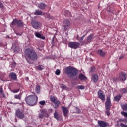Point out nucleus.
<instances>
[{
    "instance_id": "1",
    "label": "nucleus",
    "mask_w": 127,
    "mask_h": 127,
    "mask_svg": "<svg viewBox=\"0 0 127 127\" xmlns=\"http://www.w3.org/2000/svg\"><path fill=\"white\" fill-rule=\"evenodd\" d=\"M25 55L29 59L35 61L38 58V55L34 50L32 49H26L24 51Z\"/></svg>"
},
{
    "instance_id": "2",
    "label": "nucleus",
    "mask_w": 127,
    "mask_h": 127,
    "mask_svg": "<svg viewBox=\"0 0 127 127\" xmlns=\"http://www.w3.org/2000/svg\"><path fill=\"white\" fill-rule=\"evenodd\" d=\"M38 100V97L36 95H31L26 97L25 102L27 105L30 106H35Z\"/></svg>"
},
{
    "instance_id": "3",
    "label": "nucleus",
    "mask_w": 127,
    "mask_h": 127,
    "mask_svg": "<svg viewBox=\"0 0 127 127\" xmlns=\"http://www.w3.org/2000/svg\"><path fill=\"white\" fill-rule=\"evenodd\" d=\"M64 73L67 74L70 78H73V77H75V76L78 75V69H76L75 67L68 66L65 69Z\"/></svg>"
},
{
    "instance_id": "4",
    "label": "nucleus",
    "mask_w": 127,
    "mask_h": 127,
    "mask_svg": "<svg viewBox=\"0 0 127 127\" xmlns=\"http://www.w3.org/2000/svg\"><path fill=\"white\" fill-rule=\"evenodd\" d=\"M10 26L11 28H14V26H17V27H23V22L21 20L14 19L10 24Z\"/></svg>"
},
{
    "instance_id": "5",
    "label": "nucleus",
    "mask_w": 127,
    "mask_h": 127,
    "mask_svg": "<svg viewBox=\"0 0 127 127\" xmlns=\"http://www.w3.org/2000/svg\"><path fill=\"white\" fill-rule=\"evenodd\" d=\"M50 99L51 102L54 104V109H58L61 103L60 101L58 100L57 98L55 97V96H50Z\"/></svg>"
},
{
    "instance_id": "6",
    "label": "nucleus",
    "mask_w": 127,
    "mask_h": 127,
    "mask_svg": "<svg viewBox=\"0 0 127 127\" xmlns=\"http://www.w3.org/2000/svg\"><path fill=\"white\" fill-rule=\"evenodd\" d=\"M70 25H71L70 21L68 19L65 20L63 25V28L64 31H67V30L70 28Z\"/></svg>"
},
{
    "instance_id": "7",
    "label": "nucleus",
    "mask_w": 127,
    "mask_h": 127,
    "mask_svg": "<svg viewBox=\"0 0 127 127\" xmlns=\"http://www.w3.org/2000/svg\"><path fill=\"white\" fill-rule=\"evenodd\" d=\"M80 45V43L77 42H70L68 43V47H70V48H73V49H77V48H79Z\"/></svg>"
},
{
    "instance_id": "8",
    "label": "nucleus",
    "mask_w": 127,
    "mask_h": 127,
    "mask_svg": "<svg viewBox=\"0 0 127 127\" xmlns=\"http://www.w3.org/2000/svg\"><path fill=\"white\" fill-rule=\"evenodd\" d=\"M118 78L120 82H123V81H126V80H127V73L124 72H121L119 73Z\"/></svg>"
},
{
    "instance_id": "9",
    "label": "nucleus",
    "mask_w": 127,
    "mask_h": 127,
    "mask_svg": "<svg viewBox=\"0 0 127 127\" xmlns=\"http://www.w3.org/2000/svg\"><path fill=\"white\" fill-rule=\"evenodd\" d=\"M112 107V103L111 102V99L110 97H107L106 101L105 102V107L107 111H109Z\"/></svg>"
},
{
    "instance_id": "10",
    "label": "nucleus",
    "mask_w": 127,
    "mask_h": 127,
    "mask_svg": "<svg viewBox=\"0 0 127 127\" xmlns=\"http://www.w3.org/2000/svg\"><path fill=\"white\" fill-rule=\"evenodd\" d=\"M31 24L33 28L35 29H38L40 27V22L36 21L33 20L31 22Z\"/></svg>"
},
{
    "instance_id": "11",
    "label": "nucleus",
    "mask_w": 127,
    "mask_h": 127,
    "mask_svg": "<svg viewBox=\"0 0 127 127\" xmlns=\"http://www.w3.org/2000/svg\"><path fill=\"white\" fill-rule=\"evenodd\" d=\"M97 93L99 99H100L101 101H105L106 99L105 93H104V92H103V91L101 90H99Z\"/></svg>"
},
{
    "instance_id": "12",
    "label": "nucleus",
    "mask_w": 127,
    "mask_h": 127,
    "mask_svg": "<svg viewBox=\"0 0 127 127\" xmlns=\"http://www.w3.org/2000/svg\"><path fill=\"white\" fill-rule=\"evenodd\" d=\"M98 124L101 127H107V126H108V123L102 121H98Z\"/></svg>"
},
{
    "instance_id": "13",
    "label": "nucleus",
    "mask_w": 127,
    "mask_h": 127,
    "mask_svg": "<svg viewBox=\"0 0 127 127\" xmlns=\"http://www.w3.org/2000/svg\"><path fill=\"white\" fill-rule=\"evenodd\" d=\"M92 80L94 83H97L99 80V76L97 74H93L92 75Z\"/></svg>"
},
{
    "instance_id": "14",
    "label": "nucleus",
    "mask_w": 127,
    "mask_h": 127,
    "mask_svg": "<svg viewBox=\"0 0 127 127\" xmlns=\"http://www.w3.org/2000/svg\"><path fill=\"white\" fill-rule=\"evenodd\" d=\"M34 34L36 37H37L38 38H41V39H45V37L41 35L40 33H38V32H35Z\"/></svg>"
},
{
    "instance_id": "15",
    "label": "nucleus",
    "mask_w": 127,
    "mask_h": 127,
    "mask_svg": "<svg viewBox=\"0 0 127 127\" xmlns=\"http://www.w3.org/2000/svg\"><path fill=\"white\" fill-rule=\"evenodd\" d=\"M10 77H11L14 81H16L17 80V76H16V74L14 72H11L10 73Z\"/></svg>"
},
{
    "instance_id": "16",
    "label": "nucleus",
    "mask_w": 127,
    "mask_h": 127,
    "mask_svg": "<svg viewBox=\"0 0 127 127\" xmlns=\"http://www.w3.org/2000/svg\"><path fill=\"white\" fill-rule=\"evenodd\" d=\"M16 115L19 119H23V118H24V114H23L22 112H17L16 113Z\"/></svg>"
},
{
    "instance_id": "17",
    "label": "nucleus",
    "mask_w": 127,
    "mask_h": 127,
    "mask_svg": "<svg viewBox=\"0 0 127 127\" xmlns=\"http://www.w3.org/2000/svg\"><path fill=\"white\" fill-rule=\"evenodd\" d=\"M78 79L79 80H81V81H83L87 80V77H86V76H85V75L80 73L78 76Z\"/></svg>"
},
{
    "instance_id": "18",
    "label": "nucleus",
    "mask_w": 127,
    "mask_h": 127,
    "mask_svg": "<svg viewBox=\"0 0 127 127\" xmlns=\"http://www.w3.org/2000/svg\"><path fill=\"white\" fill-rule=\"evenodd\" d=\"M97 53L99 54V55H100L102 57H104V56L106 55V53L104 51H103V50H98L97 51Z\"/></svg>"
},
{
    "instance_id": "19",
    "label": "nucleus",
    "mask_w": 127,
    "mask_h": 127,
    "mask_svg": "<svg viewBox=\"0 0 127 127\" xmlns=\"http://www.w3.org/2000/svg\"><path fill=\"white\" fill-rule=\"evenodd\" d=\"M38 7L40 9H44L45 7H46V4H44V3H40L38 4Z\"/></svg>"
},
{
    "instance_id": "20",
    "label": "nucleus",
    "mask_w": 127,
    "mask_h": 127,
    "mask_svg": "<svg viewBox=\"0 0 127 127\" xmlns=\"http://www.w3.org/2000/svg\"><path fill=\"white\" fill-rule=\"evenodd\" d=\"M111 81L112 82V83H114L115 84H117L118 82L120 81V79L119 77H113L111 78Z\"/></svg>"
},
{
    "instance_id": "21",
    "label": "nucleus",
    "mask_w": 127,
    "mask_h": 127,
    "mask_svg": "<svg viewBox=\"0 0 127 127\" xmlns=\"http://www.w3.org/2000/svg\"><path fill=\"white\" fill-rule=\"evenodd\" d=\"M121 98H122V95L121 94H119V95L114 97V102H119V101H120V100H121Z\"/></svg>"
},
{
    "instance_id": "22",
    "label": "nucleus",
    "mask_w": 127,
    "mask_h": 127,
    "mask_svg": "<svg viewBox=\"0 0 127 127\" xmlns=\"http://www.w3.org/2000/svg\"><path fill=\"white\" fill-rule=\"evenodd\" d=\"M0 94L4 98L5 97V94L3 91V88H2V85L0 87Z\"/></svg>"
},
{
    "instance_id": "23",
    "label": "nucleus",
    "mask_w": 127,
    "mask_h": 127,
    "mask_svg": "<svg viewBox=\"0 0 127 127\" xmlns=\"http://www.w3.org/2000/svg\"><path fill=\"white\" fill-rule=\"evenodd\" d=\"M36 70H38V71H42L43 70V66L42 65H38L35 66Z\"/></svg>"
},
{
    "instance_id": "24",
    "label": "nucleus",
    "mask_w": 127,
    "mask_h": 127,
    "mask_svg": "<svg viewBox=\"0 0 127 127\" xmlns=\"http://www.w3.org/2000/svg\"><path fill=\"white\" fill-rule=\"evenodd\" d=\"M119 91L121 94H126L127 93V89L126 88H121Z\"/></svg>"
},
{
    "instance_id": "25",
    "label": "nucleus",
    "mask_w": 127,
    "mask_h": 127,
    "mask_svg": "<svg viewBox=\"0 0 127 127\" xmlns=\"http://www.w3.org/2000/svg\"><path fill=\"white\" fill-rule=\"evenodd\" d=\"M34 14L35 15H42V11L39 10H36Z\"/></svg>"
},
{
    "instance_id": "26",
    "label": "nucleus",
    "mask_w": 127,
    "mask_h": 127,
    "mask_svg": "<svg viewBox=\"0 0 127 127\" xmlns=\"http://www.w3.org/2000/svg\"><path fill=\"white\" fill-rule=\"evenodd\" d=\"M22 96V93H19L18 95H14V98L15 99H17L18 100H21V97Z\"/></svg>"
},
{
    "instance_id": "27",
    "label": "nucleus",
    "mask_w": 127,
    "mask_h": 127,
    "mask_svg": "<svg viewBox=\"0 0 127 127\" xmlns=\"http://www.w3.org/2000/svg\"><path fill=\"white\" fill-rule=\"evenodd\" d=\"M93 37H94V35L93 34H91L87 37V39L89 42H91V41H92V39H93Z\"/></svg>"
},
{
    "instance_id": "28",
    "label": "nucleus",
    "mask_w": 127,
    "mask_h": 127,
    "mask_svg": "<svg viewBox=\"0 0 127 127\" xmlns=\"http://www.w3.org/2000/svg\"><path fill=\"white\" fill-rule=\"evenodd\" d=\"M62 109L63 112H68V111H69V108L66 107L64 106H62Z\"/></svg>"
},
{
    "instance_id": "29",
    "label": "nucleus",
    "mask_w": 127,
    "mask_h": 127,
    "mask_svg": "<svg viewBox=\"0 0 127 127\" xmlns=\"http://www.w3.org/2000/svg\"><path fill=\"white\" fill-rule=\"evenodd\" d=\"M76 88V89H78V90H85V86L83 85H78Z\"/></svg>"
},
{
    "instance_id": "30",
    "label": "nucleus",
    "mask_w": 127,
    "mask_h": 127,
    "mask_svg": "<svg viewBox=\"0 0 127 127\" xmlns=\"http://www.w3.org/2000/svg\"><path fill=\"white\" fill-rule=\"evenodd\" d=\"M122 109L123 111H127V104H124L121 106Z\"/></svg>"
},
{
    "instance_id": "31",
    "label": "nucleus",
    "mask_w": 127,
    "mask_h": 127,
    "mask_svg": "<svg viewBox=\"0 0 127 127\" xmlns=\"http://www.w3.org/2000/svg\"><path fill=\"white\" fill-rule=\"evenodd\" d=\"M54 118H55V119L57 120V121H58V120H59V116H58V114L57 113V112H55Z\"/></svg>"
},
{
    "instance_id": "32",
    "label": "nucleus",
    "mask_w": 127,
    "mask_h": 127,
    "mask_svg": "<svg viewBox=\"0 0 127 127\" xmlns=\"http://www.w3.org/2000/svg\"><path fill=\"white\" fill-rule=\"evenodd\" d=\"M89 43H90V42L86 39L82 42V44H88Z\"/></svg>"
},
{
    "instance_id": "33",
    "label": "nucleus",
    "mask_w": 127,
    "mask_h": 127,
    "mask_svg": "<svg viewBox=\"0 0 127 127\" xmlns=\"http://www.w3.org/2000/svg\"><path fill=\"white\" fill-rule=\"evenodd\" d=\"M96 71V67L95 66H92L90 68V72L91 73H94Z\"/></svg>"
},
{
    "instance_id": "34",
    "label": "nucleus",
    "mask_w": 127,
    "mask_h": 127,
    "mask_svg": "<svg viewBox=\"0 0 127 127\" xmlns=\"http://www.w3.org/2000/svg\"><path fill=\"white\" fill-rule=\"evenodd\" d=\"M36 93H38L39 92H40V86H37L36 87Z\"/></svg>"
},
{
    "instance_id": "35",
    "label": "nucleus",
    "mask_w": 127,
    "mask_h": 127,
    "mask_svg": "<svg viewBox=\"0 0 127 127\" xmlns=\"http://www.w3.org/2000/svg\"><path fill=\"white\" fill-rule=\"evenodd\" d=\"M65 13L66 16H71V12L70 11L67 10L65 11Z\"/></svg>"
},
{
    "instance_id": "36",
    "label": "nucleus",
    "mask_w": 127,
    "mask_h": 127,
    "mask_svg": "<svg viewBox=\"0 0 127 127\" xmlns=\"http://www.w3.org/2000/svg\"><path fill=\"white\" fill-rule=\"evenodd\" d=\"M10 66L11 68H15L16 66V63L14 62L12 63L11 64H10Z\"/></svg>"
},
{
    "instance_id": "37",
    "label": "nucleus",
    "mask_w": 127,
    "mask_h": 127,
    "mask_svg": "<svg viewBox=\"0 0 127 127\" xmlns=\"http://www.w3.org/2000/svg\"><path fill=\"white\" fill-rule=\"evenodd\" d=\"M86 36V35H84L83 36H82L80 39L79 40H78V41H79V42H82L83 41V40H84V38H85V37Z\"/></svg>"
},
{
    "instance_id": "38",
    "label": "nucleus",
    "mask_w": 127,
    "mask_h": 127,
    "mask_svg": "<svg viewBox=\"0 0 127 127\" xmlns=\"http://www.w3.org/2000/svg\"><path fill=\"white\" fill-rule=\"evenodd\" d=\"M39 104H40V105H41L42 106H44V105H45L46 104L45 101L44 100L41 101L39 102Z\"/></svg>"
},
{
    "instance_id": "39",
    "label": "nucleus",
    "mask_w": 127,
    "mask_h": 127,
    "mask_svg": "<svg viewBox=\"0 0 127 127\" xmlns=\"http://www.w3.org/2000/svg\"><path fill=\"white\" fill-rule=\"evenodd\" d=\"M55 74L57 76H59V75H60V70L59 69H57Z\"/></svg>"
},
{
    "instance_id": "40",
    "label": "nucleus",
    "mask_w": 127,
    "mask_h": 127,
    "mask_svg": "<svg viewBox=\"0 0 127 127\" xmlns=\"http://www.w3.org/2000/svg\"><path fill=\"white\" fill-rule=\"evenodd\" d=\"M0 8H1V9H3L4 8V6L3 5V4L1 3V1H0Z\"/></svg>"
},
{
    "instance_id": "41",
    "label": "nucleus",
    "mask_w": 127,
    "mask_h": 127,
    "mask_svg": "<svg viewBox=\"0 0 127 127\" xmlns=\"http://www.w3.org/2000/svg\"><path fill=\"white\" fill-rule=\"evenodd\" d=\"M26 60L27 61L29 64H32V62L31 61V60H29L28 58L26 57Z\"/></svg>"
},
{
    "instance_id": "42",
    "label": "nucleus",
    "mask_w": 127,
    "mask_h": 127,
    "mask_svg": "<svg viewBox=\"0 0 127 127\" xmlns=\"http://www.w3.org/2000/svg\"><path fill=\"white\" fill-rule=\"evenodd\" d=\"M44 115V112H42L41 114L39 115V118H40V119H42V118H43Z\"/></svg>"
},
{
    "instance_id": "43",
    "label": "nucleus",
    "mask_w": 127,
    "mask_h": 127,
    "mask_svg": "<svg viewBox=\"0 0 127 127\" xmlns=\"http://www.w3.org/2000/svg\"><path fill=\"white\" fill-rule=\"evenodd\" d=\"M121 114H122L124 117H127V113L125 112H121Z\"/></svg>"
},
{
    "instance_id": "44",
    "label": "nucleus",
    "mask_w": 127,
    "mask_h": 127,
    "mask_svg": "<svg viewBox=\"0 0 127 127\" xmlns=\"http://www.w3.org/2000/svg\"><path fill=\"white\" fill-rule=\"evenodd\" d=\"M19 90V89H15L14 90H13V93H18Z\"/></svg>"
},
{
    "instance_id": "45",
    "label": "nucleus",
    "mask_w": 127,
    "mask_h": 127,
    "mask_svg": "<svg viewBox=\"0 0 127 127\" xmlns=\"http://www.w3.org/2000/svg\"><path fill=\"white\" fill-rule=\"evenodd\" d=\"M120 126H121V127H127V125H124V124H123V123H121V124H120Z\"/></svg>"
},
{
    "instance_id": "46",
    "label": "nucleus",
    "mask_w": 127,
    "mask_h": 127,
    "mask_svg": "<svg viewBox=\"0 0 127 127\" xmlns=\"http://www.w3.org/2000/svg\"><path fill=\"white\" fill-rule=\"evenodd\" d=\"M124 58V55H122L119 57V60H122Z\"/></svg>"
},
{
    "instance_id": "47",
    "label": "nucleus",
    "mask_w": 127,
    "mask_h": 127,
    "mask_svg": "<svg viewBox=\"0 0 127 127\" xmlns=\"http://www.w3.org/2000/svg\"><path fill=\"white\" fill-rule=\"evenodd\" d=\"M62 89H66V88H67V86H66V85H63L62 86Z\"/></svg>"
},
{
    "instance_id": "48",
    "label": "nucleus",
    "mask_w": 127,
    "mask_h": 127,
    "mask_svg": "<svg viewBox=\"0 0 127 127\" xmlns=\"http://www.w3.org/2000/svg\"><path fill=\"white\" fill-rule=\"evenodd\" d=\"M76 39L79 41L80 39V37L79 36V35H77L76 36Z\"/></svg>"
},
{
    "instance_id": "49",
    "label": "nucleus",
    "mask_w": 127,
    "mask_h": 127,
    "mask_svg": "<svg viewBox=\"0 0 127 127\" xmlns=\"http://www.w3.org/2000/svg\"><path fill=\"white\" fill-rule=\"evenodd\" d=\"M52 44H54V37H53L52 39Z\"/></svg>"
},
{
    "instance_id": "50",
    "label": "nucleus",
    "mask_w": 127,
    "mask_h": 127,
    "mask_svg": "<svg viewBox=\"0 0 127 127\" xmlns=\"http://www.w3.org/2000/svg\"><path fill=\"white\" fill-rule=\"evenodd\" d=\"M15 34H16V35H19L20 36H21V35H22V34H20L18 33H15Z\"/></svg>"
},
{
    "instance_id": "51",
    "label": "nucleus",
    "mask_w": 127,
    "mask_h": 127,
    "mask_svg": "<svg viewBox=\"0 0 127 127\" xmlns=\"http://www.w3.org/2000/svg\"><path fill=\"white\" fill-rule=\"evenodd\" d=\"M106 114H107V116L109 117V116H110V112H107Z\"/></svg>"
},
{
    "instance_id": "52",
    "label": "nucleus",
    "mask_w": 127,
    "mask_h": 127,
    "mask_svg": "<svg viewBox=\"0 0 127 127\" xmlns=\"http://www.w3.org/2000/svg\"><path fill=\"white\" fill-rule=\"evenodd\" d=\"M64 116H66V115H67V112H64Z\"/></svg>"
},
{
    "instance_id": "53",
    "label": "nucleus",
    "mask_w": 127,
    "mask_h": 127,
    "mask_svg": "<svg viewBox=\"0 0 127 127\" xmlns=\"http://www.w3.org/2000/svg\"><path fill=\"white\" fill-rule=\"evenodd\" d=\"M3 44L2 43H0V46H2Z\"/></svg>"
},
{
    "instance_id": "54",
    "label": "nucleus",
    "mask_w": 127,
    "mask_h": 127,
    "mask_svg": "<svg viewBox=\"0 0 127 127\" xmlns=\"http://www.w3.org/2000/svg\"><path fill=\"white\" fill-rule=\"evenodd\" d=\"M48 18H51V17H50V15H48Z\"/></svg>"
},
{
    "instance_id": "55",
    "label": "nucleus",
    "mask_w": 127,
    "mask_h": 127,
    "mask_svg": "<svg viewBox=\"0 0 127 127\" xmlns=\"http://www.w3.org/2000/svg\"><path fill=\"white\" fill-rule=\"evenodd\" d=\"M77 78H74V80H77Z\"/></svg>"
},
{
    "instance_id": "56",
    "label": "nucleus",
    "mask_w": 127,
    "mask_h": 127,
    "mask_svg": "<svg viewBox=\"0 0 127 127\" xmlns=\"http://www.w3.org/2000/svg\"><path fill=\"white\" fill-rule=\"evenodd\" d=\"M31 127V126H28V127Z\"/></svg>"
},
{
    "instance_id": "57",
    "label": "nucleus",
    "mask_w": 127,
    "mask_h": 127,
    "mask_svg": "<svg viewBox=\"0 0 127 127\" xmlns=\"http://www.w3.org/2000/svg\"><path fill=\"white\" fill-rule=\"evenodd\" d=\"M88 34V32H86V35H87V34Z\"/></svg>"
},
{
    "instance_id": "58",
    "label": "nucleus",
    "mask_w": 127,
    "mask_h": 127,
    "mask_svg": "<svg viewBox=\"0 0 127 127\" xmlns=\"http://www.w3.org/2000/svg\"><path fill=\"white\" fill-rule=\"evenodd\" d=\"M42 112H45V111H43V110Z\"/></svg>"
},
{
    "instance_id": "59",
    "label": "nucleus",
    "mask_w": 127,
    "mask_h": 127,
    "mask_svg": "<svg viewBox=\"0 0 127 127\" xmlns=\"http://www.w3.org/2000/svg\"><path fill=\"white\" fill-rule=\"evenodd\" d=\"M16 104H18V103H16Z\"/></svg>"
}]
</instances>
